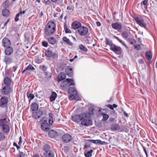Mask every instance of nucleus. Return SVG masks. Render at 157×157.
<instances>
[{"label":"nucleus","instance_id":"1","mask_svg":"<svg viewBox=\"0 0 157 157\" xmlns=\"http://www.w3.org/2000/svg\"><path fill=\"white\" fill-rule=\"evenodd\" d=\"M91 116L88 113H80L79 115H75L72 117V120L77 122H81L82 125L89 126L93 124V121L91 119Z\"/></svg>","mask_w":157,"mask_h":157},{"label":"nucleus","instance_id":"2","mask_svg":"<svg viewBox=\"0 0 157 157\" xmlns=\"http://www.w3.org/2000/svg\"><path fill=\"white\" fill-rule=\"evenodd\" d=\"M0 126L2 131L6 134H8L10 131L9 123L6 118L0 119Z\"/></svg>","mask_w":157,"mask_h":157},{"label":"nucleus","instance_id":"3","mask_svg":"<svg viewBox=\"0 0 157 157\" xmlns=\"http://www.w3.org/2000/svg\"><path fill=\"white\" fill-rule=\"evenodd\" d=\"M75 84L73 79L67 78L63 81L61 84V86L63 90H66L70 86L74 85Z\"/></svg>","mask_w":157,"mask_h":157},{"label":"nucleus","instance_id":"4","mask_svg":"<svg viewBox=\"0 0 157 157\" xmlns=\"http://www.w3.org/2000/svg\"><path fill=\"white\" fill-rule=\"evenodd\" d=\"M54 122V119L52 117V114L50 113V127L52 125ZM58 135V133L56 131L53 130H51L50 128V137L54 138L57 137Z\"/></svg>","mask_w":157,"mask_h":157},{"label":"nucleus","instance_id":"5","mask_svg":"<svg viewBox=\"0 0 157 157\" xmlns=\"http://www.w3.org/2000/svg\"><path fill=\"white\" fill-rule=\"evenodd\" d=\"M110 49L116 54L119 55L122 52V50L121 48L120 47L114 44L112 47H110Z\"/></svg>","mask_w":157,"mask_h":157},{"label":"nucleus","instance_id":"6","mask_svg":"<svg viewBox=\"0 0 157 157\" xmlns=\"http://www.w3.org/2000/svg\"><path fill=\"white\" fill-rule=\"evenodd\" d=\"M88 32V29L86 26H81L78 30V32L81 36H84L86 35Z\"/></svg>","mask_w":157,"mask_h":157},{"label":"nucleus","instance_id":"7","mask_svg":"<svg viewBox=\"0 0 157 157\" xmlns=\"http://www.w3.org/2000/svg\"><path fill=\"white\" fill-rule=\"evenodd\" d=\"M134 19L136 21V23L139 25L141 27L144 28H146V25L144 22V20L142 18L139 19V17H135Z\"/></svg>","mask_w":157,"mask_h":157},{"label":"nucleus","instance_id":"8","mask_svg":"<svg viewBox=\"0 0 157 157\" xmlns=\"http://www.w3.org/2000/svg\"><path fill=\"white\" fill-rule=\"evenodd\" d=\"M42 157H49V145L45 144L43 147Z\"/></svg>","mask_w":157,"mask_h":157},{"label":"nucleus","instance_id":"9","mask_svg":"<svg viewBox=\"0 0 157 157\" xmlns=\"http://www.w3.org/2000/svg\"><path fill=\"white\" fill-rule=\"evenodd\" d=\"M8 101V98L6 97H2L0 99V106L3 108L6 107Z\"/></svg>","mask_w":157,"mask_h":157},{"label":"nucleus","instance_id":"10","mask_svg":"<svg viewBox=\"0 0 157 157\" xmlns=\"http://www.w3.org/2000/svg\"><path fill=\"white\" fill-rule=\"evenodd\" d=\"M41 128L44 131L48 132V134L49 135V124L47 122V121H44L41 125Z\"/></svg>","mask_w":157,"mask_h":157},{"label":"nucleus","instance_id":"11","mask_svg":"<svg viewBox=\"0 0 157 157\" xmlns=\"http://www.w3.org/2000/svg\"><path fill=\"white\" fill-rule=\"evenodd\" d=\"M2 45L4 47H7L10 46L11 43L10 40L6 38H4L2 42Z\"/></svg>","mask_w":157,"mask_h":157},{"label":"nucleus","instance_id":"12","mask_svg":"<svg viewBox=\"0 0 157 157\" xmlns=\"http://www.w3.org/2000/svg\"><path fill=\"white\" fill-rule=\"evenodd\" d=\"M43 114V112L42 111L39 110L37 112H33L32 114V117L34 118L37 119L39 118Z\"/></svg>","mask_w":157,"mask_h":157},{"label":"nucleus","instance_id":"13","mask_svg":"<svg viewBox=\"0 0 157 157\" xmlns=\"http://www.w3.org/2000/svg\"><path fill=\"white\" fill-rule=\"evenodd\" d=\"M71 139V136L69 134H65L62 137L63 141L65 143L70 142Z\"/></svg>","mask_w":157,"mask_h":157},{"label":"nucleus","instance_id":"14","mask_svg":"<svg viewBox=\"0 0 157 157\" xmlns=\"http://www.w3.org/2000/svg\"><path fill=\"white\" fill-rule=\"evenodd\" d=\"M111 26L113 29L118 31L121 29L122 28L121 24L119 22L113 23L112 24Z\"/></svg>","mask_w":157,"mask_h":157},{"label":"nucleus","instance_id":"15","mask_svg":"<svg viewBox=\"0 0 157 157\" xmlns=\"http://www.w3.org/2000/svg\"><path fill=\"white\" fill-rule=\"evenodd\" d=\"M82 26V24L79 22L76 21L73 22L71 24V27L74 29H78Z\"/></svg>","mask_w":157,"mask_h":157},{"label":"nucleus","instance_id":"16","mask_svg":"<svg viewBox=\"0 0 157 157\" xmlns=\"http://www.w3.org/2000/svg\"><path fill=\"white\" fill-rule=\"evenodd\" d=\"M10 86H5L2 89V93L4 94H7L10 92Z\"/></svg>","mask_w":157,"mask_h":157},{"label":"nucleus","instance_id":"17","mask_svg":"<svg viewBox=\"0 0 157 157\" xmlns=\"http://www.w3.org/2000/svg\"><path fill=\"white\" fill-rule=\"evenodd\" d=\"M49 22H48L45 29V37L49 41Z\"/></svg>","mask_w":157,"mask_h":157},{"label":"nucleus","instance_id":"18","mask_svg":"<svg viewBox=\"0 0 157 157\" xmlns=\"http://www.w3.org/2000/svg\"><path fill=\"white\" fill-rule=\"evenodd\" d=\"M65 72L69 77H71L73 75V69L70 66H67L65 69Z\"/></svg>","mask_w":157,"mask_h":157},{"label":"nucleus","instance_id":"19","mask_svg":"<svg viewBox=\"0 0 157 157\" xmlns=\"http://www.w3.org/2000/svg\"><path fill=\"white\" fill-rule=\"evenodd\" d=\"M66 75L64 72H61L57 76V81L58 82L61 81L66 78Z\"/></svg>","mask_w":157,"mask_h":157},{"label":"nucleus","instance_id":"20","mask_svg":"<svg viewBox=\"0 0 157 157\" xmlns=\"http://www.w3.org/2000/svg\"><path fill=\"white\" fill-rule=\"evenodd\" d=\"M13 51V49L12 47H7L5 50V53L8 56H10L11 55Z\"/></svg>","mask_w":157,"mask_h":157},{"label":"nucleus","instance_id":"21","mask_svg":"<svg viewBox=\"0 0 157 157\" xmlns=\"http://www.w3.org/2000/svg\"><path fill=\"white\" fill-rule=\"evenodd\" d=\"M3 61L6 64H10L12 63L13 59L10 56H5Z\"/></svg>","mask_w":157,"mask_h":157},{"label":"nucleus","instance_id":"22","mask_svg":"<svg viewBox=\"0 0 157 157\" xmlns=\"http://www.w3.org/2000/svg\"><path fill=\"white\" fill-rule=\"evenodd\" d=\"M56 25L54 22L52 21L51 22L50 21V29H51L50 31H51V34H53L56 28Z\"/></svg>","mask_w":157,"mask_h":157},{"label":"nucleus","instance_id":"23","mask_svg":"<svg viewBox=\"0 0 157 157\" xmlns=\"http://www.w3.org/2000/svg\"><path fill=\"white\" fill-rule=\"evenodd\" d=\"M111 128L112 130L115 131L119 130L120 127L118 124H114L111 125Z\"/></svg>","mask_w":157,"mask_h":157},{"label":"nucleus","instance_id":"24","mask_svg":"<svg viewBox=\"0 0 157 157\" xmlns=\"http://www.w3.org/2000/svg\"><path fill=\"white\" fill-rule=\"evenodd\" d=\"M31 108L33 112H36L38 109V105L36 103H33L31 104Z\"/></svg>","mask_w":157,"mask_h":157},{"label":"nucleus","instance_id":"25","mask_svg":"<svg viewBox=\"0 0 157 157\" xmlns=\"http://www.w3.org/2000/svg\"><path fill=\"white\" fill-rule=\"evenodd\" d=\"M68 93L70 94H77L78 92L74 87H70L68 89Z\"/></svg>","mask_w":157,"mask_h":157},{"label":"nucleus","instance_id":"26","mask_svg":"<svg viewBox=\"0 0 157 157\" xmlns=\"http://www.w3.org/2000/svg\"><path fill=\"white\" fill-rule=\"evenodd\" d=\"M4 84L6 86H10L11 82L10 79L8 77L5 78L4 80Z\"/></svg>","mask_w":157,"mask_h":157},{"label":"nucleus","instance_id":"27","mask_svg":"<svg viewBox=\"0 0 157 157\" xmlns=\"http://www.w3.org/2000/svg\"><path fill=\"white\" fill-rule=\"evenodd\" d=\"M57 96L56 93L55 92H52V93L51 96L50 97V100L51 101H53L55 100Z\"/></svg>","mask_w":157,"mask_h":157},{"label":"nucleus","instance_id":"28","mask_svg":"<svg viewBox=\"0 0 157 157\" xmlns=\"http://www.w3.org/2000/svg\"><path fill=\"white\" fill-rule=\"evenodd\" d=\"M145 56L146 58L149 61L151 60L152 57V54L150 52H145Z\"/></svg>","mask_w":157,"mask_h":157},{"label":"nucleus","instance_id":"29","mask_svg":"<svg viewBox=\"0 0 157 157\" xmlns=\"http://www.w3.org/2000/svg\"><path fill=\"white\" fill-rule=\"evenodd\" d=\"M2 15L5 17H7L10 14V11L9 10L5 9L2 10Z\"/></svg>","mask_w":157,"mask_h":157},{"label":"nucleus","instance_id":"30","mask_svg":"<svg viewBox=\"0 0 157 157\" xmlns=\"http://www.w3.org/2000/svg\"><path fill=\"white\" fill-rule=\"evenodd\" d=\"M63 39V40L66 42L67 44L70 46H72L73 45V43L69 39L67 38L66 37H64Z\"/></svg>","mask_w":157,"mask_h":157},{"label":"nucleus","instance_id":"31","mask_svg":"<svg viewBox=\"0 0 157 157\" xmlns=\"http://www.w3.org/2000/svg\"><path fill=\"white\" fill-rule=\"evenodd\" d=\"M105 44L106 45H109L110 46V47H112L113 45L114 44L112 43L111 41L110 40L107 38H105Z\"/></svg>","mask_w":157,"mask_h":157},{"label":"nucleus","instance_id":"32","mask_svg":"<svg viewBox=\"0 0 157 157\" xmlns=\"http://www.w3.org/2000/svg\"><path fill=\"white\" fill-rule=\"evenodd\" d=\"M64 29L66 33H71V31L68 28L66 23H65L64 24Z\"/></svg>","mask_w":157,"mask_h":157},{"label":"nucleus","instance_id":"33","mask_svg":"<svg viewBox=\"0 0 157 157\" xmlns=\"http://www.w3.org/2000/svg\"><path fill=\"white\" fill-rule=\"evenodd\" d=\"M101 115L103 116V118L102 120L103 121H106L109 117V115L105 114L103 113H101Z\"/></svg>","mask_w":157,"mask_h":157},{"label":"nucleus","instance_id":"34","mask_svg":"<svg viewBox=\"0 0 157 157\" xmlns=\"http://www.w3.org/2000/svg\"><path fill=\"white\" fill-rule=\"evenodd\" d=\"M93 151L92 150H90L89 151H86V152L84 153V155L86 157H90L92 155V153Z\"/></svg>","mask_w":157,"mask_h":157},{"label":"nucleus","instance_id":"35","mask_svg":"<svg viewBox=\"0 0 157 157\" xmlns=\"http://www.w3.org/2000/svg\"><path fill=\"white\" fill-rule=\"evenodd\" d=\"M58 57L57 54L56 53H52L50 51V57H52L53 59H56Z\"/></svg>","mask_w":157,"mask_h":157},{"label":"nucleus","instance_id":"36","mask_svg":"<svg viewBox=\"0 0 157 157\" xmlns=\"http://www.w3.org/2000/svg\"><path fill=\"white\" fill-rule=\"evenodd\" d=\"M9 1L8 0H6L2 4V6L3 7L6 9L9 7Z\"/></svg>","mask_w":157,"mask_h":157},{"label":"nucleus","instance_id":"37","mask_svg":"<svg viewBox=\"0 0 157 157\" xmlns=\"http://www.w3.org/2000/svg\"><path fill=\"white\" fill-rule=\"evenodd\" d=\"M93 143L96 144H100L102 145L104 144L105 142V141H103L100 140H94Z\"/></svg>","mask_w":157,"mask_h":157},{"label":"nucleus","instance_id":"38","mask_svg":"<svg viewBox=\"0 0 157 157\" xmlns=\"http://www.w3.org/2000/svg\"><path fill=\"white\" fill-rule=\"evenodd\" d=\"M56 40L53 37H50V44L54 45L56 43Z\"/></svg>","mask_w":157,"mask_h":157},{"label":"nucleus","instance_id":"39","mask_svg":"<svg viewBox=\"0 0 157 157\" xmlns=\"http://www.w3.org/2000/svg\"><path fill=\"white\" fill-rule=\"evenodd\" d=\"M71 95L69 96V98L70 100H72L75 99L78 96L77 94H70Z\"/></svg>","mask_w":157,"mask_h":157},{"label":"nucleus","instance_id":"40","mask_svg":"<svg viewBox=\"0 0 157 157\" xmlns=\"http://www.w3.org/2000/svg\"><path fill=\"white\" fill-rule=\"evenodd\" d=\"M79 48L80 49L85 52L88 51L87 48L82 44L80 45Z\"/></svg>","mask_w":157,"mask_h":157},{"label":"nucleus","instance_id":"41","mask_svg":"<svg viewBox=\"0 0 157 157\" xmlns=\"http://www.w3.org/2000/svg\"><path fill=\"white\" fill-rule=\"evenodd\" d=\"M122 36L124 38H127L128 36V33L126 31H124L122 33Z\"/></svg>","mask_w":157,"mask_h":157},{"label":"nucleus","instance_id":"42","mask_svg":"<svg viewBox=\"0 0 157 157\" xmlns=\"http://www.w3.org/2000/svg\"><path fill=\"white\" fill-rule=\"evenodd\" d=\"M5 138L4 133L2 132H0V141L4 140Z\"/></svg>","mask_w":157,"mask_h":157},{"label":"nucleus","instance_id":"43","mask_svg":"<svg viewBox=\"0 0 157 157\" xmlns=\"http://www.w3.org/2000/svg\"><path fill=\"white\" fill-rule=\"evenodd\" d=\"M128 40L130 44H133L136 42V40L133 38H129Z\"/></svg>","mask_w":157,"mask_h":157},{"label":"nucleus","instance_id":"44","mask_svg":"<svg viewBox=\"0 0 157 157\" xmlns=\"http://www.w3.org/2000/svg\"><path fill=\"white\" fill-rule=\"evenodd\" d=\"M94 109L93 107L89 108V113H88L90 114V116L93 114L94 111Z\"/></svg>","mask_w":157,"mask_h":157},{"label":"nucleus","instance_id":"45","mask_svg":"<svg viewBox=\"0 0 157 157\" xmlns=\"http://www.w3.org/2000/svg\"><path fill=\"white\" fill-rule=\"evenodd\" d=\"M35 68L31 65L29 64L26 67V70H34Z\"/></svg>","mask_w":157,"mask_h":157},{"label":"nucleus","instance_id":"46","mask_svg":"<svg viewBox=\"0 0 157 157\" xmlns=\"http://www.w3.org/2000/svg\"><path fill=\"white\" fill-rule=\"evenodd\" d=\"M27 96L29 100H32L34 98V95L33 94H28L27 93Z\"/></svg>","mask_w":157,"mask_h":157},{"label":"nucleus","instance_id":"47","mask_svg":"<svg viewBox=\"0 0 157 157\" xmlns=\"http://www.w3.org/2000/svg\"><path fill=\"white\" fill-rule=\"evenodd\" d=\"M25 155V154L23 152H19V154L17 155V157H24Z\"/></svg>","mask_w":157,"mask_h":157},{"label":"nucleus","instance_id":"48","mask_svg":"<svg viewBox=\"0 0 157 157\" xmlns=\"http://www.w3.org/2000/svg\"><path fill=\"white\" fill-rule=\"evenodd\" d=\"M40 68H41L42 70L43 71H46L48 69V67L44 65L40 66Z\"/></svg>","mask_w":157,"mask_h":157},{"label":"nucleus","instance_id":"49","mask_svg":"<svg viewBox=\"0 0 157 157\" xmlns=\"http://www.w3.org/2000/svg\"><path fill=\"white\" fill-rule=\"evenodd\" d=\"M42 44L43 46L46 47L48 46V43L45 41H44L42 42Z\"/></svg>","mask_w":157,"mask_h":157},{"label":"nucleus","instance_id":"50","mask_svg":"<svg viewBox=\"0 0 157 157\" xmlns=\"http://www.w3.org/2000/svg\"><path fill=\"white\" fill-rule=\"evenodd\" d=\"M148 3V0H144L143 2H141V5L143 4L144 6H146L147 5Z\"/></svg>","mask_w":157,"mask_h":157},{"label":"nucleus","instance_id":"51","mask_svg":"<svg viewBox=\"0 0 157 157\" xmlns=\"http://www.w3.org/2000/svg\"><path fill=\"white\" fill-rule=\"evenodd\" d=\"M45 56L48 59L49 58V50H48L46 51L45 53Z\"/></svg>","mask_w":157,"mask_h":157},{"label":"nucleus","instance_id":"52","mask_svg":"<svg viewBox=\"0 0 157 157\" xmlns=\"http://www.w3.org/2000/svg\"><path fill=\"white\" fill-rule=\"evenodd\" d=\"M134 48L138 50H140L141 49L139 44H136L134 46Z\"/></svg>","mask_w":157,"mask_h":157},{"label":"nucleus","instance_id":"53","mask_svg":"<svg viewBox=\"0 0 157 157\" xmlns=\"http://www.w3.org/2000/svg\"><path fill=\"white\" fill-rule=\"evenodd\" d=\"M20 15H19V14H17L15 16V21L17 22V21L19 20V16Z\"/></svg>","mask_w":157,"mask_h":157},{"label":"nucleus","instance_id":"54","mask_svg":"<svg viewBox=\"0 0 157 157\" xmlns=\"http://www.w3.org/2000/svg\"><path fill=\"white\" fill-rule=\"evenodd\" d=\"M16 56L18 57L21 56V52L19 51H17L16 53Z\"/></svg>","mask_w":157,"mask_h":157},{"label":"nucleus","instance_id":"55","mask_svg":"<svg viewBox=\"0 0 157 157\" xmlns=\"http://www.w3.org/2000/svg\"><path fill=\"white\" fill-rule=\"evenodd\" d=\"M43 105L42 106V107L43 108L46 107L47 105H48V104L45 101H43Z\"/></svg>","mask_w":157,"mask_h":157},{"label":"nucleus","instance_id":"56","mask_svg":"<svg viewBox=\"0 0 157 157\" xmlns=\"http://www.w3.org/2000/svg\"><path fill=\"white\" fill-rule=\"evenodd\" d=\"M90 144H86L85 145L83 149L84 150L85 149L88 148L90 147Z\"/></svg>","mask_w":157,"mask_h":157},{"label":"nucleus","instance_id":"57","mask_svg":"<svg viewBox=\"0 0 157 157\" xmlns=\"http://www.w3.org/2000/svg\"><path fill=\"white\" fill-rule=\"evenodd\" d=\"M50 157H54V153L50 151Z\"/></svg>","mask_w":157,"mask_h":157},{"label":"nucleus","instance_id":"58","mask_svg":"<svg viewBox=\"0 0 157 157\" xmlns=\"http://www.w3.org/2000/svg\"><path fill=\"white\" fill-rule=\"evenodd\" d=\"M138 62L140 64L143 63H144V61L142 59H140L138 60Z\"/></svg>","mask_w":157,"mask_h":157},{"label":"nucleus","instance_id":"59","mask_svg":"<svg viewBox=\"0 0 157 157\" xmlns=\"http://www.w3.org/2000/svg\"><path fill=\"white\" fill-rule=\"evenodd\" d=\"M13 145L16 146L17 149L20 148V147L17 144V143L15 142L13 143Z\"/></svg>","mask_w":157,"mask_h":157},{"label":"nucleus","instance_id":"60","mask_svg":"<svg viewBox=\"0 0 157 157\" xmlns=\"http://www.w3.org/2000/svg\"><path fill=\"white\" fill-rule=\"evenodd\" d=\"M142 147H143V148L144 151V152L145 153V154H146V155L147 157V151H146V148L143 146H142Z\"/></svg>","mask_w":157,"mask_h":157},{"label":"nucleus","instance_id":"61","mask_svg":"<svg viewBox=\"0 0 157 157\" xmlns=\"http://www.w3.org/2000/svg\"><path fill=\"white\" fill-rule=\"evenodd\" d=\"M22 138H21V137L20 136L19 138V142L18 143V144L20 145H21V144L22 143Z\"/></svg>","mask_w":157,"mask_h":157},{"label":"nucleus","instance_id":"62","mask_svg":"<svg viewBox=\"0 0 157 157\" xmlns=\"http://www.w3.org/2000/svg\"><path fill=\"white\" fill-rule=\"evenodd\" d=\"M107 107L111 109H112V110L114 108L113 107L112 105H110V104L108 105H107Z\"/></svg>","mask_w":157,"mask_h":157},{"label":"nucleus","instance_id":"63","mask_svg":"<svg viewBox=\"0 0 157 157\" xmlns=\"http://www.w3.org/2000/svg\"><path fill=\"white\" fill-rule=\"evenodd\" d=\"M120 42L124 46H126V44H125V42L122 41V40H121Z\"/></svg>","mask_w":157,"mask_h":157},{"label":"nucleus","instance_id":"64","mask_svg":"<svg viewBox=\"0 0 157 157\" xmlns=\"http://www.w3.org/2000/svg\"><path fill=\"white\" fill-rule=\"evenodd\" d=\"M32 157H40L39 155L38 154H35Z\"/></svg>","mask_w":157,"mask_h":157}]
</instances>
